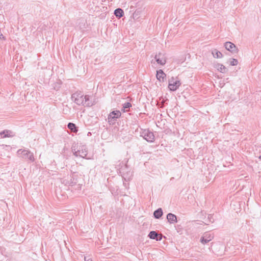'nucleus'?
I'll return each mask as SVG.
<instances>
[{
  "mask_svg": "<svg viewBox=\"0 0 261 261\" xmlns=\"http://www.w3.org/2000/svg\"><path fill=\"white\" fill-rule=\"evenodd\" d=\"M71 151L74 156L76 157L80 156L84 159H86L88 154V149L85 145H81L80 146H77L76 145H72L71 147Z\"/></svg>",
  "mask_w": 261,
  "mask_h": 261,
  "instance_id": "f257e3e1",
  "label": "nucleus"
},
{
  "mask_svg": "<svg viewBox=\"0 0 261 261\" xmlns=\"http://www.w3.org/2000/svg\"><path fill=\"white\" fill-rule=\"evenodd\" d=\"M140 134V136L148 142H153L154 141V134L149 129H141Z\"/></svg>",
  "mask_w": 261,
  "mask_h": 261,
  "instance_id": "f03ea898",
  "label": "nucleus"
},
{
  "mask_svg": "<svg viewBox=\"0 0 261 261\" xmlns=\"http://www.w3.org/2000/svg\"><path fill=\"white\" fill-rule=\"evenodd\" d=\"M17 153L21 154L23 159L28 160L31 162H33L35 160L33 153L28 150H22L21 149L18 150Z\"/></svg>",
  "mask_w": 261,
  "mask_h": 261,
  "instance_id": "7ed1b4c3",
  "label": "nucleus"
},
{
  "mask_svg": "<svg viewBox=\"0 0 261 261\" xmlns=\"http://www.w3.org/2000/svg\"><path fill=\"white\" fill-rule=\"evenodd\" d=\"M72 100L77 105L83 103L84 95L81 92H76L72 94Z\"/></svg>",
  "mask_w": 261,
  "mask_h": 261,
  "instance_id": "20e7f679",
  "label": "nucleus"
},
{
  "mask_svg": "<svg viewBox=\"0 0 261 261\" xmlns=\"http://www.w3.org/2000/svg\"><path fill=\"white\" fill-rule=\"evenodd\" d=\"M180 85V82L178 80L174 81V79L173 77H172L169 80L168 88L170 91H176L179 88Z\"/></svg>",
  "mask_w": 261,
  "mask_h": 261,
  "instance_id": "39448f33",
  "label": "nucleus"
},
{
  "mask_svg": "<svg viewBox=\"0 0 261 261\" xmlns=\"http://www.w3.org/2000/svg\"><path fill=\"white\" fill-rule=\"evenodd\" d=\"M224 47L226 49L233 54L237 53L239 51L238 48L235 44L231 42H225L224 44Z\"/></svg>",
  "mask_w": 261,
  "mask_h": 261,
  "instance_id": "423d86ee",
  "label": "nucleus"
},
{
  "mask_svg": "<svg viewBox=\"0 0 261 261\" xmlns=\"http://www.w3.org/2000/svg\"><path fill=\"white\" fill-rule=\"evenodd\" d=\"M214 236L208 232H205L201 237L200 242L203 245H205L212 240Z\"/></svg>",
  "mask_w": 261,
  "mask_h": 261,
  "instance_id": "0eeeda50",
  "label": "nucleus"
},
{
  "mask_svg": "<svg viewBox=\"0 0 261 261\" xmlns=\"http://www.w3.org/2000/svg\"><path fill=\"white\" fill-rule=\"evenodd\" d=\"M154 58L157 63L161 65H164L166 63V58L165 55L162 53H160L156 55Z\"/></svg>",
  "mask_w": 261,
  "mask_h": 261,
  "instance_id": "6e6552de",
  "label": "nucleus"
},
{
  "mask_svg": "<svg viewBox=\"0 0 261 261\" xmlns=\"http://www.w3.org/2000/svg\"><path fill=\"white\" fill-rule=\"evenodd\" d=\"M148 237L150 239L155 240L156 241H161L163 238L162 234H160L155 231H151L149 233Z\"/></svg>",
  "mask_w": 261,
  "mask_h": 261,
  "instance_id": "1a4fd4ad",
  "label": "nucleus"
},
{
  "mask_svg": "<svg viewBox=\"0 0 261 261\" xmlns=\"http://www.w3.org/2000/svg\"><path fill=\"white\" fill-rule=\"evenodd\" d=\"M166 218L170 224H174L177 222V216L172 213H168Z\"/></svg>",
  "mask_w": 261,
  "mask_h": 261,
  "instance_id": "9d476101",
  "label": "nucleus"
},
{
  "mask_svg": "<svg viewBox=\"0 0 261 261\" xmlns=\"http://www.w3.org/2000/svg\"><path fill=\"white\" fill-rule=\"evenodd\" d=\"M156 77L160 82H164L166 79V74L162 69H160L156 71Z\"/></svg>",
  "mask_w": 261,
  "mask_h": 261,
  "instance_id": "9b49d317",
  "label": "nucleus"
},
{
  "mask_svg": "<svg viewBox=\"0 0 261 261\" xmlns=\"http://www.w3.org/2000/svg\"><path fill=\"white\" fill-rule=\"evenodd\" d=\"M71 178L70 181H69V184L71 186H73L75 185L77 182V173L76 172L72 173L70 175Z\"/></svg>",
  "mask_w": 261,
  "mask_h": 261,
  "instance_id": "f8f14e48",
  "label": "nucleus"
},
{
  "mask_svg": "<svg viewBox=\"0 0 261 261\" xmlns=\"http://www.w3.org/2000/svg\"><path fill=\"white\" fill-rule=\"evenodd\" d=\"M81 105L86 107H91L94 105V103L90 100L89 96L86 95L85 96L84 95L83 103Z\"/></svg>",
  "mask_w": 261,
  "mask_h": 261,
  "instance_id": "ddd939ff",
  "label": "nucleus"
},
{
  "mask_svg": "<svg viewBox=\"0 0 261 261\" xmlns=\"http://www.w3.org/2000/svg\"><path fill=\"white\" fill-rule=\"evenodd\" d=\"M214 67L219 71L223 73H226L228 71L227 69L225 67V66L220 63H217L215 65Z\"/></svg>",
  "mask_w": 261,
  "mask_h": 261,
  "instance_id": "4468645a",
  "label": "nucleus"
},
{
  "mask_svg": "<svg viewBox=\"0 0 261 261\" xmlns=\"http://www.w3.org/2000/svg\"><path fill=\"white\" fill-rule=\"evenodd\" d=\"M153 217L154 218L159 219L163 215V212L162 208H159L153 212Z\"/></svg>",
  "mask_w": 261,
  "mask_h": 261,
  "instance_id": "2eb2a0df",
  "label": "nucleus"
},
{
  "mask_svg": "<svg viewBox=\"0 0 261 261\" xmlns=\"http://www.w3.org/2000/svg\"><path fill=\"white\" fill-rule=\"evenodd\" d=\"M114 15L115 16L118 18H120L124 15V12L123 10L121 8H117L115 10Z\"/></svg>",
  "mask_w": 261,
  "mask_h": 261,
  "instance_id": "dca6fc26",
  "label": "nucleus"
},
{
  "mask_svg": "<svg viewBox=\"0 0 261 261\" xmlns=\"http://www.w3.org/2000/svg\"><path fill=\"white\" fill-rule=\"evenodd\" d=\"M12 132L10 130L5 129L0 133L2 138L11 137L13 135H11Z\"/></svg>",
  "mask_w": 261,
  "mask_h": 261,
  "instance_id": "f3484780",
  "label": "nucleus"
},
{
  "mask_svg": "<svg viewBox=\"0 0 261 261\" xmlns=\"http://www.w3.org/2000/svg\"><path fill=\"white\" fill-rule=\"evenodd\" d=\"M68 128L73 133H77L78 131V128L76 125L72 122L68 123L67 125Z\"/></svg>",
  "mask_w": 261,
  "mask_h": 261,
  "instance_id": "a211bd4d",
  "label": "nucleus"
},
{
  "mask_svg": "<svg viewBox=\"0 0 261 261\" xmlns=\"http://www.w3.org/2000/svg\"><path fill=\"white\" fill-rule=\"evenodd\" d=\"M212 54L213 55V57L215 58H221L223 56L222 54L217 49H215L213 51Z\"/></svg>",
  "mask_w": 261,
  "mask_h": 261,
  "instance_id": "6ab92c4d",
  "label": "nucleus"
},
{
  "mask_svg": "<svg viewBox=\"0 0 261 261\" xmlns=\"http://www.w3.org/2000/svg\"><path fill=\"white\" fill-rule=\"evenodd\" d=\"M123 107L122 108L121 111L123 112H127V109H129L130 107H132V104L129 102H125L123 104Z\"/></svg>",
  "mask_w": 261,
  "mask_h": 261,
  "instance_id": "aec40b11",
  "label": "nucleus"
},
{
  "mask_svg": "<svg viewBox=\"0 0 261 261\" xmlns=\"http://www.w3.org/2000/svg\"><path fill=\"white\" fill-rule=\"evenodd\" d=\"M109 115L118 118L121 116V113L119 111H113L109 114Z\"/></svg>",
  "mask_w": 261,
  "mask_h": 261,
  "instance_id": "412c9836",
  "label": "nucleus"
},
{
  "mask_svg": "<svg viewBox=\"0 0 261 261\" xmlns=\"http://www.w3.org/2000/svg\"><path fill=\"white\" fill-rule=\"evenodd\" d=\"M117 118H115L111 115L108 116V119L110 124L113 125L115 123Z\"/></svg>",
  "mask_w": 261,
  "mask_h": 261,
  "instance_id": "4be33fe9",
  "label": "nucleus"
},
{
  "mask_svg": "<svg viewBox=\"0 0 261 261\" xmlns=\"http://www.w3.org/2000/svg\"><path fill=\"white\" fill-rule=\"evenodd\" d=\"M205 221L206 222H205V223L207 225L208 224L207 223L208 222L213 223L214 222V219L213 218V215H211V214L208 215V217H207V220H206Z\"/></svg>",
  "mask_w": 261,
  "mask_h": 261,
  "instance_id": "5701e85b",
  "label": "nucleus"
},
{
  "mask_svg": "<svg viewBox=\"0 0 261 261\" xmlns=\"http://www.w3.org/2000/svg\"><path fill=\"white\" fill-rule=\"evenodd\" d=\"M238 64V61L236 59H232L230 62V65L231 66H236Z\"/></svg>",
  "mask_w": 261,
  "mask_h": 261,
  "instance_id": "b1692460",
  "label": "nucleus"
},
{
  "mask_svg": "<svg viewBox=\"0 0 261 261\" xmlns=\"http://www.w3.org/2000/svg\"><path fill=\"white\" fill-rule=\"evenodd\" d=\"M137 12L135 11V13L133 14V17H134V18H135L137 17Z\"/></svg>",
  "mask_w": 261,
  "mask_h": 261,
  "instance_id": "393cba45",
  "label": "nucleus"
},
{
  "mask_svg": "<svg viewBox=\"0 0 261 261\" xmlns=\"http://www.w3.org/2000/svg\"><path fill=\"white\" fill-rule=\"evenodd\" d=\"M85 261H92L91 259L90 258H89L88 259L86 260V257H85Z\"/></svg>",
  "mask_w": 261,
  "mask_h": 261,
  "instance_id": "a878e982",
  "label": "nucleus"
},
{
  "mask_svg": "<svg viewBox=\"0 0 261 261\" xmlns=\"http://www.w3.org/2000/svg\"><path fill=\"white\" fill-rule=\"evenodd\" d=\"M259 158L261 160V155L259 156Z\"/></svg>",
  "mask_w": 261,
  "mask_h": 261,
  "instance_id": "bb28decb",
  "label": "nucleus"
}]
</instances>
